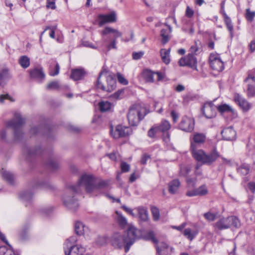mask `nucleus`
Returning <instances> with one entry per match:
<instances>
[{
    "label": "nucleus",
    "instance_id": "26",
    "mask_svg": "<svg viewBox=\"0 0 255 255\" xmlns=\"http://www.w3.org/2000/svg\"><path fill=\"white\" fill-rule=\"evenodd\" d=\"M89 230L87 227L85 226L83 223L77 221L75 224V231L76 234L82 235L85 234Z\"/></svg>",
    "mask_w": 255,
    "mask_h": 255
},
{
    "label": "nucleus",
    "instance_id": "21",
    "mask_svg": "<svg viewBox=\"0 0 255 255\" xmlns=\"http://www.w3.org/2000/svg\"><path fill=\"white\" fill-rule=\"evenodd\" d=\"M208 193V190L206 185H202L198 188L191 191H188L186 195L189 197L203 196Z\"/></svg>",
    "mask_w": 255,
    "mask_h": 255
},
{
    "label": "nucleus",
    "instance_id": "3",
    "mask_svg": "<svg viewBox=\"0 0 255 255\" xmlns=\"http://www.w3.org/2000/svg\"><path fill=\"white\" fill-rule=\"evenodd\" d=\"M192 146L194 150L192 154L193 157L202 164L211 165L220 156L219 153L216 149H214L209 153L207 154L202 149H200L199 151L195 150L193 145Z\"/></svg>",
    "mask_w": 255,
    "mask_h": 255
},
{
    "label": "nucleus",
    "instance_id": "28",
    "mask_svg": "<svg viewBox=\"0 0 255 255\" xmlns=\"http://www.w3.org/2000/svg\"><path fill=\"white\" fill-rule=\"evenodd\" d=\"M165 25L168 27V29H163L161 30L160 35L162 37L161 42L163 44H166L169 40L168 34L172 31V28L170 25L165 23Z\"/></svg>",
    "mask_w": 255,
    "mask_h": 255
},
{
    "label": "nucleus",
    "instance_id": "10",
    "mask_svg": "<svg viewBox=\"0 0 255 255\" xmlns=\"http://www.w3.org/2000/svg\"><path fill=\"white\" fill-rule=\"evenodd\" d=\"M110 242L113 246L118 248L121 249L127 245V240L125 235H121L119 232H115L112 235Z\"/></svg>",
    "mask_w": 255,
    "mask_h": 255
},
{
    "label": "nucleus",
    "instance_id": "2",
    "mask_svg": "<svg viewBox=\"0 0 255 255\" xmlns=\"http://www.w3.org/2000/svg\"><path fill=\"white\" fill-rule=\"evenodd\" d=\"M96 86L97 89L111 92L116 87V80L111 72L103 69L99 73Z\"/></svg>",
    "mask_w": 255,
    "mask_h": 255
},
{
    "label": "nucleus",
    "instance_id": "17",
    "mask_svg": "<svg viewBox=\"0 0 255 255\" xmlns=\"http://www.w3.org/2000/svg\"><path fill=\"white\" fill-rule=\"evenodd\" d=\"M180 66H188L197 69V60L194 55L188 54L186 57L181 58L178 61Z\"/></svg>",
    "mask_w": 255,
    "mask_h": 255
},
{
    "label": "nucleus",
    "instance_id": "38",
    "mask_svg": "<svg viewBox=\"0 0 255 255\" xmlns=\"http://www.w3.org/2000/svg\"><path fill=\"white\" fill-rule=\"evenodd\" d=\"M159 131L156 124L154 125L148 131L147 135L148 137L154 138H155L156 135L158 134Z\"/></svg>",
    "mask_w": 255,
    "mask_h": 255
},
{
    "label": "nucleus",
    "instance_id": "30",
    "mask_svg": "<svg viewBox=\"0 0 255 255\" xmlns=\"http://www.w3.org/2000/svg\"><path fill=\"white\" fill-rule=\"evenodd\" d=\"M0 173L2 178L6 180L9 183L11 184L13 183L14 177L12 173L6 170L4 168L1 169Z\"/></svg>",
    "mask_w": 255,
    "mask_h": 255
},
{
    "label": "nucleus",
    "instance_id": "46",
    "mask_svg": "<svg viewBox=\"0 0 255 255\" xmlns=\"http://www.w3.org/2000/svg\"><path fill=\"white\" fill-rule=\"evenodd\" d=\"M139 218L143 221H146L148 219L147 211L143 208H138Z\"/></svg>",
    "mask_w": 255,
    "mask_h": 255
},
{
    "label": "nucleus",
    "instance_id": "51",
    "mask_svg": "<svg viewBox=\"0 0 255 255\" xmlns=\"http://www.w3.org/2000/svg\"><path fill=\"white\" fill-rule=\"evenodd\" d=\"M59 88V84L57 81H53L49 83L46 86V89L49 90H56Z\"/></svg>",
    "mask_w": 255,
    "mask_h": 255
},
{
    "label": "nucleus",
    "instance_id": "11",
    "mask_svg": "<svg viewBox=\"0 0 255 255\" xmlns=\"http://www.w3.org/2000/svg\"><path fill=\"white\" fill-rule=\"evenodd\" d=\"M209 62L211 68L218 72L222 71L224 68V63L217 53H211L209 57Z\"/></svg>",
    "mask_w": 255,
    "mask_h": 255
},
{
    "label": "nucleus",
    "instance_id": "55",
    "mask_svg": "<svg viewBox=\"0 0 255 255\" xmlns=\"http://www.w3.org/2000/svg\"><path fill=\"white\" fill-rule=\"evenodd\" d=\"M186 182L188 185L194 187L196 184L197 179L195 177H188L186 179Z\"/></svg>",
    "mask_w": 255,
    "mask_h": 255
},
{
    "label": "nucleus",
    "instance_id": "34",
    "mask_svg": "<svg viewBox=\"0 0 255 255\" xmlns=\"http://www.w3.org/2000/svg\"><path fill=\"white\" fill-rule=\"evenodd\" d=\"M84 76V71L82 69H75L72 71L71 78L75 81L82 79Z\"/></svg>",
    "mask_w": 255,
    "mask_h": 255
},
{
    "label": "nucleus",
    "instance_id": "57",
    "mask_svg": "<svg viewBox=\"0 0 255 255\" xmlns=\"http://www.w3.org/2000/svg\"><path fill=\"white\" fill-rule=\"evenodd\" d=\"M108 240V238L106 237H99L97 240V244L100 246H103L105 245Z\"/></svg>",
    "mask_w": 255,
    "mask_h": 255
},
{
    "label": "nucleus",
    "instance_id": "59",
    "mask_svg": "<svg viewBox=\"0 0 255 255\" xmlns=\"http://www.w3.org/2000/svg\"><path fill=\"white\" fill-rule=\"evenodd\" d=\"M117 77L118 81L120 83L125 85H126L128 84V81L124 78L122 75L118 73Z\"/></svg>",
    "mask_w": 255,
    "mask_h": 255
},
{
    "label": "nucleus",
    "instance_id": "27",
    "mask_svg": "<svg viewBox=\"0 0 255 255\" xmlns=\"http://www.w3.org/2000/svg\"><path fill=\"white\" fill-rule=\"evenodd\" d=\"M46 164L48 168L52 170H56L59 167V164L57 158L53 155L50 156L49 157Z\"/></svg>",
    "mask_w": 255,
    "mask_h": 255
},
{
    "label": "nucleus",
    "instance_id": "40",
    "mask_svg": "<svg viewBox=\"0 0 255 255\" xmlns=\"http://www.w3.org/2000/svg\"><path fill=\"white\" fill-rule=\"evenodd\" d=\"M217 110L221 114L232 112L233 111L232 108L227 104H223L217 106Z\"/></svg>",
    "mask_w": 255,
    "mask_h": 255
},
{
    "label": "nucleus",
    "instance_id": "20",
    "mask_svg": "<svg viewBox=\"0 0 255 255\" xmlns=\"http://www.w3.org/2000/svg\"><path fill=\"white\" fill-rule=\"evenodd\" d=\"M234 101L244 111H248L252 106L251 104L238 93L234 94Z\"/></svg>",
    "mask_w": 255,
    "mask_h": 255
},
{
    "label": "nucleus",
    "instance_id": "9",
    "mask_svg": "<svg viewBox=\"0 0 255 255\" xmlns=\"http://www.w3.org/2000/svg\"><path fill=\"white\" fill-rule=\"evenodd\" d=\"M132 133V129L130 127L118 125L115 129L112 128L111 130L112 136L114 138L126 137Z\"/></svg>",
    "mask_w": 255,
    "mask_h": 255
},
{
    "label": "nucleus",
    "instance_id": "48",
    "mask_svg": "<svg viewBox=\"0 0 255 255\" xmlns=\"http://www.w3.org/2000/svg\"><path fill=\"white\" fill-rule=\"evenodd\" d=\"M205 218L209 222L214 221L217 218V214L208 212L204 214Z\"/></svg>",
    "mask_w": 255,
    "mask_h": 255
},
{
    "label": "nucleus",
    "instance_id": "16",
    "mask_svg": "<svg viewBox=\"0 0 255 255\" xmlns=\"http://www.w3.org/2000/svg\"><path fill=\"white\" fill-rule=\"evenodd\" d=\"M179 128L186 132L192 131L194 128V119L187 116L183 117L179 125Z\"/></svg>",
    "mask_w": 255,
    "mask_h": 255
},
{
    "label": "nucleus",
    "instance_id": "58",
    "mask_svg": "<svg viewBox=\"0 0 255 255\" xmlns=\"http://www.w3.org/2000/svg\"><path fill=\"white\" fill-rule=\"evenodd\" d=\"M46 7L48 8L54 9L56 8L55 0H47Z\"/></svg>",
    "mask_w": 255,
    "mask_h": 255
},
{
    "label": "nucleus",
    "instance_id": "7",
    "mask_svg": "<svg viewBox=\"0 0 255 255\" xmlns=\"http://www.w3.org/2000/svg\"><path fill=\"white\" fill-rule=\"evenodd\" d=\"M240 225L239 220L235 216L222 218L215 223V227L220 230L228 229L231 226L239 228Z\"/></svg>",
    "mask_w": 255,
    "mask_h": 255
},
{
    "label": "nucleus",
    "instance_id": "18",
    "mask_svg": "<svg viewBox=\"0 0 255 255\" xmlns=\"http://www.w3.org/2000/svg\"><path fill=\"white\" fill-rule=\"evenodd\" d=\"M217 106L212 102H207L204 104L202 112L207 118L210 119L214 117L216 114Z\"/></svg>",
    "mask_w": 255,
    "mask_h": 255
},
{
    "label": "nucleus",
    "instance_id": "6",
    "mask_svg": "<svg viewBox=\"0 0 255 255\" xmlns=\"http://www.w3.org/2000/svg\"><path fill=\"white\" fill-rule=\"evenodd\" d=\"M145 114L141 113L139 106H132L129 109L127 115V118L129 124L131 126H136L139 122L143 119Z\"/></svg>",
    "mask_w": 255,
    "mask_h": 255
},
{
    "label": "nucleus",
    "instance_id": "15",
    "mask_svg": "<svg viewBox=\"0 0 255 255\" xmlns=\"http://www.w3.org/2000/svg\"><path fill=\"white\" fill-rule=\"evenodd\" d=\"M142 77L145 82L148 83H153L155 81L154 77L156 76L157 81H159L163 78V74L160 72H153L150 70H144L142 73Z\"/></svg>",
    "mask_w": 255,
    "mask_h": 255
},
{
    "label": "nucleus",
    "instance_id": "63",
    "mask_svg": "<svg viewBox=\"0 0 255 255\" xmlns=\"http://www.w3.org/2000/svg\"><path fill=\"white\" fill-rule=\"evenodd\" d=\"M8 250H9V248L8 246H0V255H5Z\"/></svg>",
    "mask_w": 255,
    "mask_h": 255
},
{
    "label": "nucleus",
    "instance_id": "1",
    "mask_svg": "<svg viewBox=\"0 0 255 255\" xmlns=\"http://www.w3.org/2000/svg\"><path fill=\"white\" fill-rule=\"evenodd\" d=\"M95 178L91 174H83L77 185L68 186L63 197L64 205L69 209L76 210L79 207L78 202L74 194L80 192L83 189L89 193L93 192Z\"/></svg>",
    "mask_w": 255,
    "mask_h": 255
},
{
    "label": "nucleus",
    "instance_id": "22",
    "mask_svg": "<svg viewBox=\"0 0 255 255\" xmlns=\"http://www.w3.org/2000/svg\"><path fill=\"white\" fill-rule=\"evenodd\" d=\"M109 185L108 181L99 180L96 181L95 179L94 184L93 187V192L92 193L97 195L98 193H101L102 191L106 189Z\"/></svg>",
    "mask_w": 255,
    "mask_h": 255
},
{
    "label": "nucleus",
    "instance_id": "33",
    "mask_svg": "<svg viewBox=\"0 0 255 255\" xmlns=\"http://www.w3.org/2000/svg\"><path fill=\"white\" fill-rule=\"evenodd\" d=\"M170 48L168 49H161L160 50V56L162 61L166 64H168L170 63Z\"/></svg>",
    "mask_w": 255,
    "mask_h": 255
},
{
    "label": "nucleus",
    "instance_id": "24",
    "mask_svg": "<svg viewBox=\"0 0 255 255\" xmlns=\"http://www.w3.org/2000/svg\"><path fill=\"white\" fill-rule=\"evenodd\" d=\"M223 137L227 140L235 139L236 137V132L232 127L225 128L221 132Z\"/></svg>",
    "mask_w": 255,
    "mask_h": 255
},
{
    "label": "nucleus",
    "instance_id": "32",
    "mask_svg": "<svg viewBox=\"0 0 255 255\" xmlns=\"http://www.w3.org/2000/svg\"><path fill=\"white\" fill-rule=\"evenodd\" d=\"M180 185V182L178 179H174L169 183L168 191L171 194H174L178 189Z\"/></svg>",
    "mask_w": 255,
    "mask_h": 255
},
{
    "label": "nucleus",
    "instance_id": "14",
    "mask_svg": "<svg viewBox=\"0 0 255 255\" xmlns=\"http://www.w3.org/2000/svg\"><path fill=\"white\" fill-rule=\"evenodd\" d=\"M244 82L247 83L246 93L248 98L255 97V78L251 74L245 79Z\"/></svg>",
    "mask_w": 255,
    "mask_h": 255
},
{
    "label": "nucleus",
    "instance_id": "61",
    "mask_svg": "<svg viewBox=\"0 0 255 255\" xmlns=\"http://www.w3.org/2000/svg\"><path fill=\"white\" fill-rule=\"evenodd\" d=\"M123 93V91L121 90L117 91L114 94H112L110 97L111 98L118 100L120 99L121 94Z\"/></svg>",
    "mask_w": 255,
    "mask_h": 255
},
{
    "label": "nucleus",
    "instance_id": "50",
    "mask_svg": "<svg viewBox=\"0 0 255 255\" xmlns=\"http://www.w3.org/2000/svg\"><path fill=\"white\" fill-rule=\"evenodd\" d=\"M151 212L153 216V218L155 221H157L159 218V211L158 209L156 207L151 208Z\"/></svg>",
    "mask_w": 255,
    "mask_h": 255
},
{
    "label": "nucleus",
    "instance_id": "4",
    "mask_svg": "<svg viewBox=\"0 0 255 255\" xmlns=\"http://www.w3.org/2000/svg\"><path fill=\"white\" fill-rule=\"evenodd\" d=\"M24 123L25 120L18 113H15L13 119L7 123L6 126L13 129L14 137L17 140L20 139L23 134L21 127Z\"/></svg>",
    "mask_w": 255,
    "mask_h": 255
},
{
    "label": "nucleus",
    "instance_id": "23",
    "mask_svg": "<svg viewBox=\"0 0 255 255\" xmlns=\"http://www.w3.org/2000/svg\"><path fill=\"white\" fill-rule=\"evenodd\" d=\"M156 250L158 255H169L173 252V248L169 247L166 243L161 242L159 246H156Z\"/></svg>",
    "mask_w": 255,
    "mask_h": 255
},
{
    "label": "nucleus",
    "instance_id": "13",
    "mask_svg": "<svg viewBox=\"0 0 255 255\" xmlns=\"http://www.w3.org/2000/svg\"><path fill=\"white\" fill-rule=\"evenodd\" d=\"M160 133H162L163 140L167 143L170 141V134L168 130L171 128V125L167 120H163L158 124H156Z\"/></svg>",
    "mask_w": 255,
    "mask_h": 255
},
{
    "label": "nucleus",
    "instance_id": "29",
    "mask_svg": "<svg viewBox=\"0 0 255 255\" xmlns=\"http://www.w3.org/2000/svg\"><path fill=\"white\" fill-rule=\"evenodd\" d=\"M0 173L2 178L6 180L9 183L11 184L13 183L14 177L12 173L6 170L4 168L1 169Z\"/></svg>",
    "mask_w": 255,
    "mask_h": 255
},
{
    "label": "nucleus",
    "instance_id": "42",
    "mask_svg": "<svg viewBox=\"0 0 255 255\" xmlns=\"http://www.w3.org/2000/svg\"><path fill=\"white\" fill-rule=\"evenodd\" d=\"M143 238L146 240L151 241L153 243L157 244L158 240L155 238L153 231H148L143 236Z\"/></svg>",
    "mask_w": 255,
    "mask_h": 255
},
{
    "label": "nucleus",
    "instance_id": "47",
    "mask_svg": "<svg viewBox=\"0 0 255 255\" xmlns=\"http://www.w3.org/2000/svg\"><path fill=\"white\" fill-rule=\"evenodd\" d=\"M60 67L58 63H56V65L54 68L50 67L49 68V75L51 76H55L57 75L59 73Z\"/></svg>",
    "mask_w": 255,
    "mask_h": 255
},
{
    "label": "nucleus",
    "instance_id": "39",
    "mask_svg": "<svg viewBox=\"0 0 255 255\" xmlns=\"http://www.w3.org/2000/svg\"><path fill=\"white\" fill-rule=\"evenodd\" d=\"M19 63L23 68H27L30 65V60L26 56H22L19 59Z\"/></svg>",
    "mask_w": 255,
    "mask_h": 255
},
{
    "label": "nucleus",
    "instance_id": "62",
    "mask_svg": "<svg viewBox=\"0 0 255 255\" xmlns=\"http://www.w3.org/2000/svg\"><path fill=\"white\" fill-rule=\"evenodd\" d=\"M194 13V11L189 6H187L186 9V15L188 17L191 18L193 16Z\"/></svg>",
    "mask_w": 255,
    "mask_h": 255
},
{
    "label": "nucleus",
    "instance_id": "12",
    "mask_svg": "<svg viewBox=\"0 0 255 255\" xmlns=\"http://www.w3.org/2000/svg\"><path fill=\"white\" fill-rule=\"evenodd\" d=\"M206 139V136L204 133L195 132L192 135V140L191 141L190 149L192 152V154H193V148L192 145L194 146V148L196 151H199L198 145L202 144L205 142Z\"/></svg>",
    "mask_w": 255,
    "mask_h": 255
},
{
    "label": "nucleus",
    "instance_id": "44",
    "mask_svg": "<svg viewBox=\"0 0 255 255\" xmlns=\"http://www.w3.org/2000/svg\"><path fill=\"white\" fill-rule=\"evenodd\" d=\"M184 235L190 241H192L196 236L197 233L195 231L192 232L191 229L187 228L184 231Z\"/></svg>",
    "mask_w": 255,
    "mask_h": 255
},
{
    "label": "nucleus",
    "instance_id": "60",
    "mask_svg": "<svg viewBox=\"0 0 255 255\" xmlns=\"http://www.w3.org/2000/svg\"><path fill=\"white\" fill-rule=\"evenodd\" d=\"M143 54L144 52L142 51H139L138 52H133L132 58L134 60H138L142 57Z\"/></svg>",
    "mask_w": 255,
    "mask_h": 255
},
{
    "label": "nucleus",
    "instance_id": "49",
    "mask_svg": "<svg viewBox=\"0 0 255 255\" xmlns=\"http://www.w3.org/2000/svg\"><path fill=\"white\" fill-rule=\"evenodd\" d=\"M198 44H200L199 41H196L195 42L194 44L191 46L190 52V54L194 55V54H196L198 50H199V48L198 46Z\"/></svg>",
    "mask_w": 255,
    "mask_h": 255
},
{
    "label": "nucleus",
    "instance_id": "64",
    "mask_svg": "<svg viewBox=\"0 0 255 255\" xmlns=\"http://www.w3.org/2000/svg\"><path fill=\"white\" fill-rule=\"evenodd\" d=\"M149 159H150V156L147 154H144L142 156L140 162L142 164H145Z\"/></svg>",
    "mask_w": 255,
    "mask_h": 255
},
{
    "label": "nucleus",
    "instance_id": "45",
    "mask_svg": "<svg viewBox=\"0 0 255 255\" xmlns=\"http://www.w3.org/2000/svg\"><path fill=\"white\" fill-rule=\"evenodd\" d=\"M191 167L182 165L180 166L179 174L181 176H186L190 172Z\"/></svg>",
    "mask_w": 255,
    "mask_h": 255
},
{
    "label": "nucleus",
    "instance_id": "56",
    "mask_svg": "<svg viewBox=\"0 0 255 255\" xmlns=\"http://www.w3.org/2000/svg\"><path fill=\"white\" fill-rule=\"evenodd\" d=\"M121 168L123 172H126L129 171L130 166L126 162L122 161L121 163Z\"/></svg>",
    "mask_w": 255,
    "mask_h": 255
},
{
    "label": "nucleus",
    "instance_id": "31",
    "mask_svg": "<svg viewBox=\"0 0 255 255\" xmlns=\"http://www.w3.org/2000/svg\"><path fill=\"white\" fill-rule=\"evenodd\" d=\"M30 77L32 78H35L39 80H43L45 77L42 69L35 68L31 70L30 72Z\"/></svg>",
    "mask_w": 255,
    "mask_h": 255
},
{
    "label": "nucleus",
    "instance_id": "8",
    "mask_svg": "<svg viewBox=\"0 0 255 255\" xmlns=\"http://www.w3.org/2000/svg\"><path fill=\"white\" fill-rule=\"evenodd\" d=\"M125 235L127 240V245L125 246V252L127 253L134 242L140 238L141 234L139 230L133 226H130L125 232Z\"/></svg>",
    "mask_w": 255,
    "mask_h": 255
},
{
    "label": "nucleus",
    "instance_id": "41",
    "mask_svg": "<svg viewBox=\"0 0 255 255\" xmlns=\"http://www.w3.org/2000/svg\"><path fill=\"white\" fill-rule=\"evenodd\" d=\"M19 198L24 201H30L32 198V193L30 191H24L19 194Z\"/></svg>",
    "mask_w": 255,
    "mask_h": 255
},
{
    "label": "nucleus",
    "instance_id": "43",
    "mask_svg": "<svg viewBox=\"0 0 255 255\" xmlns=\"http://www.w3.org/2000/svg\"><path fill=\"white\" fill-rule=\"evenodd\" d=\"M99 108L101 112H106L111 108V104L108 101H103L99 104Z\"/></svg>",
    "mask_w": 255,
    "mask_h": 255
},
{
    "label": "nucleus",
    "instance_id": "35",
    "mask_svg": "<svg viewBox=\"0 0 255 255\" xmlns=\"http://www.w3.org/2000/svg\"><path fill=\"white\" fill-rule=\"evenodd\" d=\"M117 216L116 220L119 225L122 228H125L128 224V221L126 217L123 216V215L117 211L116 212Z\"/></svg>",
    "mask_w": 255,
    "mask_h": 255
},
{
    "label": "nucleus",
    "instance_id": "52",
    "mask_svg": "<svg viewBox=\"0 0 255 255\" xmlns=\"http://www.w3.org/2000/svg\"><path fill=\"white\" fill-rule=\"evenodd\" d=\"M77 241V238L76 236H72L67 240L65 245L68 248L70 246H73L72 245L76 243Z\"/></svg>",
    "mask_w": 255,
    "mask_h": 255
},
{
    "label": "nucleus",
    "instance_id": "54",
    "mask_svg": "<svg viewBox=\"0 0 255 255\" xmlns=\"http://www.w3.org/2000/svg\"><path fill=\"white\" fill-rule=\"evenodd\" d=\"M255 16V12L251 11L249 9L246 10V18L249 21H252Z\"/></svg>",
    "mask_w": 255,
    "mask_h": 255
},
{
    "label": "nucleus",
    "instance_id": "25",
    "mask_svg": "<svg viewBox=\"0 0 255 255\" xmlns=\"http://www.w3.org/2000/svg\"><path fill=\"white\" fill-rule=\"evenodd\" d=\"M9 78L8 69L0 67V85L3 86Z\"/></svg>",
    "mask_w": 255,
    "mask_h": 255
},
{
    "label": "nucleus",
    "instance_id": "53",
    "mask_svg": "<svg viewBox=\"0 0 255 255\" xmlns=\"http://www.w3.org/2000/svg\"><path fill=\"white\" fill-rule=\"evenodd\" d=\"M238 171L243 175H247L249 171V168L248 166L242 165L238 169Z\"/></svg>",
    "mask_w": 255,
    "mask_h": 255
},
{
    "label": "nucleus",
    "instance_id": "19",
    "mask_svg": "<svg viewBox=\"0 0 255 255\" xmlns=\"http://www.w3.org/2000/svg\"><path fill=\"white\" fill-rule=\"evenodd\" d=\"M117 20L116 13L115 11H112L108 14H100L98 16V25L102 26L106 23L115 22Z\"/></svg>",
    "mask_w": 255,
    "mask_h": 255
},
{
    "label": "nucleus",
    "instance_id": "37",
    "mask_svg": "<svg viewBox=\"0 0 255 255\" xmlns=\"http://www.w3.org/2000/svg\"><path fill=\"white\" fill-rule=\"evenodd\" d=\"M224 19L226 25L230 32V36L231 37H232L233 36L234 28L233 25L232 24V20L228 15H226L225 17H224Z\"/></svg>",
    "mask_w": 255,
    "mask_h": 255
},
{
    "label": "nucleus",
    "instance_id": "5",
    "mask_svg": "<svg viewBox=\"0 0 255 255\" xmlns=\"http://www.w3.org/2000/svg\"><path fill=\"white\" fill-rule=\"evenodd\" d=\"M101 34L103 37L104 42L107 41L106 39H105L104 37L109 34H113L114 38L112 39L108 44L106 45V48L107 51L110 50L112 48L117 49V38L118 37H121L122 36V32H120L118 30L114 29L112 27L107 26L101 32Z\"/></svg>",
    "mask_w": 255,
    "mask_h": 255
},
{
    "label": "nucleus",
    "instance_id": "36",
    "mask_svg": "<svg viewBox=\"0 0 255 255\" xmlns=\"http://www.w3.org/2000/svg\"><path fill=\"white\" fill-rule=\"evenodd\" d=\"M28 157H31L33 155L40 154L41 153V148L40 147L35 148H27L24 150Z\"/></svg>",
    "mask_w": 255,
    "mask_h": 255
}]
</instances>
